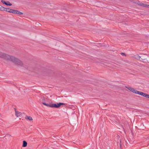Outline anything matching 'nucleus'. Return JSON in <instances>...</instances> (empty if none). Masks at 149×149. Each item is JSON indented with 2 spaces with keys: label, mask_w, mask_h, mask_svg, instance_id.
I'll use <instances>...</instances> for the list:
<instances>
[{
  "label": "nucleus",
  "mask_w": 149,
  "mask_h": 149,
  "mask_svg": "<svg viewBox=\"0 0 149 149\" xmlns=\"http://www.w3.org/2000/svg\"><path fill=\"white\" fill-rule=\"evenodd\" d=\"M0 57L5 60L12 61L17 65L20 66H22L23 65V63L20 60L14 56L4 53L0 52Z\"/></svg>",
  "instance_id": "nucleus-1"
},
{
  "label": "nucleus",
  "mask_w": 149,
  "mask_h": 149,
  "mask_svg": "<svg viewBox=\"0 0 149 149\" xmlns=\"http://www.w3.org/2000/svg\"><path fill=\"white\" fill-rule=\"evenodd\" d=\"M135 58L137 59H139L140 58V57L138 55H136L135 56Z\"/></svg>",
  "instance_id": "nucleus-15"
},
{
  "label": "nucleus",
  "mask_w": 149,
  "mask_h": 149,
  "mask_svg": "<svg viewBox=\"0 0 149 149\" xmlns=\"http://www.w3.org/2000/svg\"><path fill=\"white\" fill-rule=\"evenodd\" d=\"M121 54L123 56H125V54L123 53H121Z\"/></svg>",
  "instance_id": "nucleus-19"
},
{
  "label": "nucleus",
  "mask_w": 149,
  "mask_h": 149,
  "mask_svg": "<svg viewBox=\"0 0 149 149\" xmlns=\"http://www.w3.org/2000/svg\"><path fill=\"white\" fill-rule=\"evenodd\" d=\"M42 103L44 105H45L47 107H51V104H47L44 102H42Z\"/></svg>",
  "instance_id": "nucleus-11"
},
{
  "label": "nucleus",
  "mask_w": 149,
  "mask_h": 149,
  "mask_svg": "<svg viewBox=\"0 0 149 149\" xmlns=\"http://www.w3.org/2000/svg\"><path fill=\"white\" fill-rule=\"evenodd\" d=\"M27 145V143L25 141H23V144L22 145L23 147H26Z\"/></svg>",
  "instance_id": "nucleus-6"
},
{
  "label": "nucleus",
  "mask_w": 149,
  "mask_h": 149,
  "mask_svg": "<svg viewBox=\"0 0 149 149\" xmlns=\"http://www.w3.org/2000/svg\"><path fill=\"white\" fill-rule=\"evenodd\" d=\"M16 14L18 15H22L23 14V13L22 12H20L18 10H17Z\"/></svg>",
  "instance_id": "nucleus-12"
},
{
  "label": "nucleus",
  "mask_w": 149,
  "mask_h": 149,
  "mask_svg": "<svg viewBox=\"0 0 149 149\" xmlns=\"http://www.w3.org/2000/svg\"><path fill=\"white\" fill-rule=\"evenodd\" d=\"M5 5L7 6H11L12 5V4L10 3V2L8 1H7V2H6Z\"/></svg>",
  "instance_id": "nucleus-10"
},
{
  "label": "nucleus",
  "mask_w": 149,
  "mask_h": 149,
  "mask_svg": "<svg viewBox=\"0 0 149 149\" xmlns=\"http://www.w3.org/2000/svg\"><path fill=\"white\" fill-rule=\"evenodd\" d=\"M12 9L9 8H6L5 11L10 13H11Z\"/></svg>",
  "instance_id": "nucleus-7"
},
{
  "label": "nucleus",
  "mask_w": 149,
  "mask_h": 149,
  "mask_svg": "<svg viewBox=\"0 0 149 149\" xmlns=\"http://www.w3.org/2000/svg\"><path fill=\"white\" fill-rule=\"evenodd\" d=\"M17 10L12 9L11 13L16 14Z\"/></svg>",
  "instance_id": "nucleus-13"
},
{
  "label": "nucleus",
  "mask_w": 149,
  "mask_h": 149,
  "mask_svg": "<svg viewBox=\"0 0 149 149\" xmlns=\"http://www.w3.org/2000/svg\"><path fill=\"white\" fill-rule=\"evenodd\" d=\"M143 96L148 98H149V95L145 93H144Z\"/></svg>",
  "instance_id": "nucleus-14"
},
{
  "label": "nucleus",
  "mask_w": 149,
  "mask_h": 149,
  "mask_svg": "<svg viewBox=\"0 0 149 149\" xmlns=\"http://www.w3.org/2000/svg\"><path fill=\"white\" fill-rule=\"evenodd\" d=\"M137 94H138L139 95H140L142 96H143L144 94V93H143L142 92H140L138 91H137L136 92V93Z\"/></svg>",
  "instance_id": "nucleus-5"
},
{
  "label": "nucleus",
  "mask_w": 149,
  "mask_h": 149,
  "mask_svg": "<svg viewBox=\"0 0 149 149\" xmlns=\"http://www.w3.org/2000/svg\"><path fill=\"white\" fill-rule=\"evenodd\" d=\"M144 7L146 8H149V5L145 4Z\"/></svg>",
  "instance_id": "nucleus-16"
},
{
  "label": "nucleus",
  "mask_w": 149,
  "mask_h": 149,
  "mask_svg": "<svg viewBox=\"0 0 149 149\" xmlns=\"http://www.w3.org/2000/svg\"><path fill=\"white\" fill-rule=\"evenodd\" d=\"M145 5V3H142V4H141V5H141V6H142L143 7H144Z\"/></svg>",
  "instance_id": "nucleus-18"
},
{
  "label": "nucleus",
  "mask_w": 149,
  "mask_h": 149,
  "mask_svg": "<svg viewBox=\"0 0 149 149\" xmlns=\"http://www.w3.org/2000/svg\"><path fill=\"white\" fill-rule=\"evenodd\" d=\"M15 115L17 117H19V116H22V113L18 111H17L16 110H15Z\"/></svg>",
  "instance_id": "nucleus-4"
},
{
  "label": "nucleus",
  "mask_w": 149,
  "mask_h": 149,
  "mask_svg": "<svg viewBox=\"0 0 149 149\" xmlns=\"http://www.w3.org/2000/svg\"><path fill=\"white\" fill-rule=\"evenodd\" d=\"M6 8L1 6H0V10L1 11H5Z\"/></svg>",
  "instance_id": "nucleus-9"
},
{
  "label": "nucleus",
  "mask_w": 149,
  "mask_h": 149,
  "mask_svg": "<svg viewBox=\"0 0 149 149\" xmlns=\"http://www.w3.org/2000/svg\"><path fill=\"white\" fill-rule=\"evenodd\" d=\"M125 87L129 90H130V91L132 92L136 93V92L137 91L136 90H135L134 89L132 88V87L130 86H125Z\"/></svg>",
  "instance_id": "nucleus-3"
},
{
  "label": "nucleus",
  "mask_w": 149,
  "mask_h": 149,
  "mask_svg": "<svg viewBox=\"0 0 149 149\" xmlns=\"http://www.w3.org/2000/svg\"><path fill=\"white\" fill-rule=\"evenodd\" d=\"M1 2L3 4H5L6 2H5V1L3 0H2L1 1Z\"/></svg>",
  "instance_id": "nucleus-17"
},
{
  "label": "nucleus",
  "mask_w": 149,
  "mask_h": 149,
  "mask_svg": "<svg viewBox=\"0 0 149 149\" xmlns=\"http://www.w3.org/2000/svg\"><path fill=\"white\" fill-rule=\"evenodd\" d=\"M25 119H27L29 120L30 121H31L33 120V119H32V117L31 116H27L26 118H25Z\"/></svg>",
  "instance_id": "nucleus-8"
},
{
  "label": "nucleus",
  "mask_w": 149,
  "mask_h": 149,
  "mask_svg": "<svg viewBox=\"0 0 149 149\" xmlns=\"http://www.w3.org/2000/svg\"><path fill=\"white\" fill-rule=\"evenodd\" d=\"M142 3H140L139 2V3H138V4L139 6H141L140 5H141V4H142Z\"/></svg>",
  "instance_id": "nucleus-20"
},
{
  "label": "nucleus",
  "mask_w": 149,
  "mask_h": 149,
  "mask_svg": "<svg viewBox=\"0 0 149 149\" xmlns=\"http://www.w3.org/2000/svg\"><path fill=\"white\" fill-rule=\"evenodd\" d=\"M65 104L63 103H59L57 104H51V107H54L55 108H57L60 107L61 105H65Z\"/></svg>",
  "instance_id": "nucleus-2"
}]
</instances>
